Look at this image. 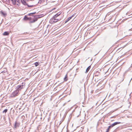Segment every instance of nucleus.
Returning a JSON list of instances; mask_svg holds the SVG:
<instances>
[{"instance_id":"1","label":"nucleus","mask_w":132,"mask_h":132,"mask_svg":"<svg viewBox=\"0 0 132 132\" xmlns=\"http://www.w3.org/2000/svg\"><path fill=\"white\" fill-rule=\"evenodd\" d=\"M56 18H55L54 16H53L52 18L51 19L50 21V23L52 24H54L61 20V18L56 19Z\"/></svg>"},{"instance_id":"2","label":"nucleus","mask_w":132,"mask_h":132,"mask_svg":"<svg viewBox=\"0 0 132 132\" xmlns=\"http://www.w3.org/2000/svg\"><path fill=\"white\" fill-rule=\"evenodd\" d=\"M12 2V3L14 5H17L19 6L20 5V0H11ZM21 2L24 3V0H20Z\"/></svg>"},{"instance_id":"3","label":"nucleus","mask_w":132,"mask_h":132,"mask_svg":"<svg viewBox=\"0 0 132 132\" xmlns=\"http://www.w3.org/2000/svg\"><path fill=\"white\" fill-rule=\"evenodd\" d=\"M23 85H19L17 87V90H18V91L19 90H21V89L23 88Z\"/></svg>"},{"instance_id":"4","label":"nucleus","mask_w":132,"mask_h":132,"mask_svg":"<svg viewBox=\"0 0 132 132\" xmlns=\"http://www.w3.org/2000/svg\"><path fill=\"white\" fill-rule=\"evenodd\" d=\"M45 2V0H39L38 2V3L39 4H42L45 5L44 3Z\"/></svg>"},{"instance_id":"5","label":"nucleus","mask_w":132,"mask_h":132,"mask_svg":"<svg viewBox=\"0 0 132 132\" xmlns=\"http://www.w3.org/2000/svg\"><path fill=\"white\" fill-rule=\"evenodd\" d=\"M19 92V91H18V90H16L12 94L14 96H17Z\"/></svg>"},{"instance_id":"6","label":"nucleus","mask_w":132,"mask_h":132,"mask_svg":"<svg viewBox=\"0 0 132 132\" xmlns=\"http://www.w3.org/2000/svg\"><path fill=\"white\" fill-rule=\"evenodd\" d=\"M0 13L3 16H5L7 15L6 13L3 11H2L0 12Z\"/></svg>"},{"instance_id":"7","label":"nucleus","mask_w":132,"mask_h":132,"mask_svg":"<svg viewBox=\"0 0 132 132\" xmlns=\"http://www.w3.org/2000/svg\"><path fill=\"white\" fill-rule=\"evenodd\" d=\"M120 123H121V122H115L114 123L112 124L110 126H111V127H113V126H114L115 125H117L118 124H120Z\"/></svg>"},{"instance_id":"8","label":"nucleus","mask_w":132,"mask_h":132,"mask_svg":"<svg viewBox=\"0 0 132 132\" xmlns=\"http://www.w3.org/2000/svg\"><path fill=\"white\" fill-rule=\"evenodd\" d=\"M62 13L61 12H59L57 13L54 16L55 18H57L58 16H59Z\"/></svg>"},{"instance_id":"9","label":"nucleus","mask_w":132,"mask_h":132,"mask_svg":"<svg viewBox=\"0 0 132 132\" xmlns=\"http://www.w3.org/2000/svg\"><path fill=\"white\" fill-rule=\"evenodd\" d=\"M20 125V123H18L16 121L15 123L14 127L15 128H16L17 127H19Z\"/></svg>"},{"instance_id":"10","label":"nucleus","mask_w":132,"mask_h":132,"mask_svg":"<svg viewBox=\"0 0 132 132\" xmlns=\"http://www.w3.org/2000/svg\"><path fill=\"white\" fill-rule=\"evenodd\" d=\"M24 19L25 20H30L31 19V18H28L26 16H25Z\"/></svg>"},{"instance_id":"11","label":"nucleus","mask_w":132,"mask_h":132,"mask_svg":"<svg viewBox=\"0 0 132 132\" xmlns=\"http://www.w3.org/2000/svg\"><path fill=\"white\" fill-rule=\"evenodd\" d=\"M68 75L67 74L65 75V77L64 78V81H66L68 80Z\"/></svg>"},{"instance_id":"12","label":"nucleus","mask_w":132,"mask_h":132,"mask_svg":"<svg viewBox=\"0 0 132 132\" xmlns=\"http://www.w3.org/2000/svg\"><path fill=\"white\" fill-rule=\"evenodd\" d=\"M9 32L7 31H5L3 33V35L4 36H6L9 35Z\"/></svg>"},{"instance_id":"13","label":"nucleus","mask_w":132,"mask_h":132,"mask_svg":"<svg viewBox=\"0 0 132 132\" xmlns=\"http://www.w3.org/2000/svg\"><path fill=\"white\" fill-rule=\"evenodd\" d=\"M91 66H89L87 69L86 70V71L85 72L86 73H87L89 70V69L90 68Z\"/></svg>"},{"instance_id":"14","label":"nucleus","mask_w":132,"mask_h":132,"mask_svg":"<svg viewBox=\"0 0 132 132\" xmlns=\"http://www.w3.org/2000/svg\"><path fill=\"white\" fill-rule=\"evenodd\" d=\"M74 16V15H72L70 17H69V18H68V19H67V21H69L70 19H71Z\"/></svg>"},{"instance_id":"15","label":"nucleus","mask_w":132,"mask_h":132,"mask_svg":"<svg viewBox=\"0 0 132 132\" xmlns=\"http://www.w3.org/2000/svg\"><path fill=\"white\" fill-rule=\"evenodd\" d=\"M34 64L35 65L36 67H37V66L39 65V64L38 62H36L34 63Z\"/></svg>"},{"instance_id":"16","label":"nucleus","mask_w":132,"mask_h":132,"mask_svg":"<svg viewBox=\"0 0 132 132\" xmlns=\"http://www.w3.org/2000/svg\"><path fill=\"white\" fill-rule=\"evenodd\" d=\"M7 109H5L4 110L3 112V113H5L7 111Z\"/></svg>"},{"instance_id":"17","label":"nucleus","mask_w":132,"mask_h":132,"mask_svg":"<svg viewBox=\"0 0 132 132\" xmlns=\"http://www.w3.org/2000/svg\"><path fill=\"white\" fill-rule=\"evenodd\" d=\"M37 20V19L34 20L32 21H31L30 22L31 23H33L36 21Z\"/></svg>"},{"instance_id":"18","label":"nucleus","mask_w":132,"mask_h":132,"mask_svg":"<svg viewBox=\"0 0 132 132\" xmlns=\"http://www.w3.org/2000/svg\"><path fill=\"white\" fill-rule=\"evenodd\" d=\"M34 13H29L28 14V15H29V16H31V15H32Z\"/></svg>"},{"instance_id":"19","label":"nucleus","mask_w":132,"mask_h":132,"mask_svg":"<svg viewBox=\"0 0 132 132\" xmlns=\"http://www.w3.org/2000/svg\"><path fill=\"white\" fill-rule=\"evenodd\" d=\"M110 130V129L109 128H108V129H107L106 131V132H109Z\"/></svg>"},{"instance_id":"20","label":"nucleus","mask_w":132,"mask_h":132,"mask_svg":"<svg viewBox=\"0 0 132 132\" xmlns=\"http://www.w3.org/2000/svg\"><path fill=\"white\" fill-rule=\"evenodd\" d=\"M112 128L111 127V126H109L108 127V128H109L110 129V128Z\"/></svg>"},{"instance_id":"21","label":"nucleus","mask_w":132,"mask_h":132,"mask_svg":"<svg viewBox=\"0 0 132 132\" xmlns=\"http://www.w3.org/2000/svg\"><path fill=\"white\" fill-rule=\"evenodd\" d=\"M28 0H24V3H23V4H24L25 3V1H27Z\"/></svg>"},{"instance_id":"22","label":"nucleus","mask_w":132,"mask_h":132,"mask_svg":"<svg viewBox=\"0 0 132 132\" xmlns=\"http://www.w3.org/2000/svg\"><path fill=\"white\" fill-rule=\"evenodd\" d=\"M5 72V71H3L2 72V73H3V72Z\"/></svg>"}]
</instances>
